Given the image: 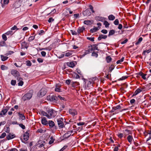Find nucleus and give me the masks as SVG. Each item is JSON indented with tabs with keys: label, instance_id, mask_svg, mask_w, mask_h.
<instances>
[{
	"label": "nucleus",
	"instance_id": "obj_1",
	"mask_svg": "<svg viewBox=\"0 0 151 151\" xmlns=\"http://www.w3.org/2000/svg\"><path fill=\"white\" fill-rule=\"evenodd\" d=\"M57 112L52 109H47L46 112L44 111L41 112V114L43 116H46L48 119L54 118L57 115Z\"/></svg>",
	"mask_w": 151,
	"mask_h": 151
},
{
	"label": "nucleus",
	"instance_id": "obj_2",
	"mask_svg": "<svg viewBox=\"0 0 151 151\" xmlns=\"http://www.w3.org/2000/svg\"><path fill=\"white\" fill-rule=\"evenodd\" d=\"M47 100L54 103L58 101V98L56 96L54 95H50L47 96Z\"/></svg>",
	"mask_w": 151,
	"mask_h": 151
},
{
	"label": "nucleus",
	"instance_id": "obj_3",
	"mask_svg": "<svg viewBox=\"0 0 151 151\" xmlns=\"http://www.w3.org/2000/svg\"><path fill=\"white\" fill-rule=\"evenodd\" d=\"M11 74L13 75L17 80H18L19 78H21L20 77V74L19 72L14 70H12L11 72Z\"/></svg>",
	"mask_w": 151,
	"mask_h": 151
},
{
	"label": "nucleus",
	"instance_id": "obj_4",
	"mask_svg": "<svg viewBox=\"0 0 151 151\" xmlns=\"http://www.w3.org/2000/svg\"><path fill=\"white\" fill-rule=\"evenodd\" d=\"M32 96V94L30 93H28L25 94L22 97V99L25 101L27 100L30 99Z\"/></svg>",
	"mask_w": 151,
	"mask_h": 151
},
{
	"label": "nucleus",
	"instance_id": "obj_5",
	"mask_svg": "<svg viewBox=\"0 0 151 151\" xmlns=\"http://www.w3.org/2000/svg\"><path fill=\"white\" fill-rule=\"evenodd\" d=\"M47 93L46 89L45 88H42L39 92L38 93V95L43 96L45 95Z\"/></svg>",
	"mask_w": 151,
	"mask_h": 151
},
{
	"label": "nucleus",
	"instance_id": "obj_6",
	"mask_svg": "<svg viewBox=\"0 0 151 151\" xmlns=\"http://www.w3.org/2000/svg\"><path fill=\"white\" fill-rule=\"evenodd\" d=\"M29 130L27 131L26 132H25L23 135V139L24 142L27 141L29 138Z\"/></svg>",
	"mask_w": 151,
	"mask_h": 151
},
{
	"label": "nucleus",
	"instance_id": "obj_7",
	"mask_svg": "<svg viewBox=\"0 0 151 151\" xmlns=\"http://www.w3.org/2000/svg\"><path fill=\"white\" fill-rule=\"evenodd\" d=\"M97 46L95 44L89 46V48L88 49V51L89 52H90V51H93L96 50H98Z\"/></svg>",
	"mask_w": 151,
	"mask_h": 151
},
{
	"label": "nucleus",
	"instance_id": "obj_8",
	"mask_svg": "<svg viewBox=\"0 0 151 151\" xmlns=\"http://www.w3.org/2000/svg\"><path fill=\"white\" fill-rule=\"evenodd\" d=\"M69 114L73 116L77 114V111L74 109H70L69 110Z\"/></svg>",
	"mask_w": 151,
	"mask_h": 151
},
{
	"label": "nucleus",
	"instance_id": "obj_9",
	"mask_svg": "<svg viewBox=\"0 0 151 151\" xmlns=\"http://www.w3.org/2000/svg\"><path fill=\"white\" fill-rule=\"evenodd\" d=\"M83 14L84 16H89L91 15V12L89 9H87L83 12Z\"/></svg>",
	"mask_w": 151,
	"mask_h": 151
},
{
	"label": "nucleus",
	"instance_id": "obj_10",
	"mask_svg": "<svg viewBox=\"0 0 151 151\" xmlns=\"http://www.w3.org/2000/svg\"><path fill=\"white\" fill-rule=\"evenodd\" d=\"M73 132L72 131H69L65 133L63 136L64 138H67L69 137L71 135V133Z\"/></svg>",
	"mask_w": 151,
	"mask_h": 151
},
{
	"label": "nucleus",
	"instance_id": "obj_11",
	"mask_svg": "<svg viewBox=\"0 0 151 151\" xmlns=\"http://www.w3.org/2000/svg\"><path fill=\"white\" fill-rule=\"evenodd\" d=\"M22 47L23 48L27 49L29 47V44L24 41L21 43Z\"/></svg>",
	"mask_w": 151,
	"mask_h": 151
},
{
	"label": "nucleus",
	"instance_id": "obj_12",
	"mask_svg": "<svg viewBox=\"0 0 151 151\" xmlns=\"http://www.w3.org/2000/svg\"><path fill=\"white\" fill-rule=\"evenodd\" d=\"M9 1V0H1V4L2 7H4L5 5L8 4Z\"/></svg>",
	"mask_w": 151,
	"mask_h": 151
},
{
	"label": "nucleus",
	"instance_id": "obj_13",
	"mask_svg": "<svg viewBox=\"0 0 151 151\" xmlns=\"http://www.w3.org/2000/svg\"><path fill=\"white\" fill-rule=\"evenodd\" d=\"M41 122L42 124L46 125L48 124V122L46 118L45 117H43L42 119Z\"/></svg>",
	"mask_w": 151,
	"mask_h": 151
},
{
	"label": "nucleus",
	"instance_id": "obj_14",
	"mask_svg": "<svg viewBox=\"0 0 151 151\" xmlns=\"http://www.w3.org/2000/svg\"><path fill=\"white\" fill-rule=\"evenodd\" d=\"M61 87L60 85L59 84H56L55 86V91L60 92H61V89L60 88Z\"/></svg>",
	"mask_w": 151,
	"mask_h": 151
},
{
	"label": "nucleus",
	"instance_id": "obj_15",
	"mask_svg": "<svg viewBox=\"0 0 151 151\" xmlns=\"http://www.w3.org/2000/svg\"><path fill=\"white\" fill-rule=\"evenodd\" d=\"M107 36L104 35H99L98 37V40H101V39H105L107 38Z\"/></svg>",
	"mask_w": 151,
	"mask_h": 151
},
{
	"label": "nucleus",
	"instance_id": "obj_16",
	"mask_svg": "<svg viewBox=\"0 0 151 151\" xmlns=\"http://www.w3.org/2000/svg\"><path fill=\"white\" fill-rule=\"evenodd\" d=\"M8 109H3L1 111L0 113V116H2L3 115L5 114L7 112Z\"/></svg>",
	"mask_w": 151,
	"mask_h": 151
},
{
	"label": "nucleus",
	"instance_id": "obj_17",
	"mask_svg": "<svg viewBox=\"0 0 151 151\" xmlns=\"http://www.w3.org/2000/svg\"><path fill=\"white\" fill-rule=\"evenodd\" d=\"M15 137L14 134H12L11 133L6 136V138L8 140H10L14 138Z\"/></svg>",
	"mask_w": 151,
	"mask_h": 151
},
{
	"label": "nucleus",
	"instance_id": "obj_18",
	"mask_svg": "<svg viewBox=\"0 0 151 151\" xmlns=\"http://www.w3.org/2000/svg\"><path fill=\"white\" fill-rule=\"evenodd\" d=\"M57 122L59 127L61 128H63L64 125L63 122H62L61 120L59 119L57 120Z\"/></svg>",
	"mask_w": 151,
	"mask_h": 151
},
{
	"label": "nucleus",
	"instance_id": "obj_19",
	"mask_svg": "<svg viewBox=\"0 0 151 151\" xmlns=\"http://www.w3.org/2000/svg\"><path fill=\"white\" fill-rule=\"evenodd\" d=\"M127 139L130 144H131L132 140L133 139L132 136L130 135L127 137Z\"/></svg>",
	"mask_w": 151,
	"mask_h": 151
},
{
	"label": "nucleus",
	"instance_id": "obj_20",
	"mask_svg": "<svg viewBox=\"0 0 151 151\" xmlns=\"http://www.w3.org/2000/svg\"><path fill=\"white\" fill-rule=\"evenodd\" d=\"M138 75L141 76L142 78L143 79H144V80H145L146 79V78L145 76L146 75V74H144V73H143L141 71V72H139L138 73Z\"/></svg>",
	"mask_w": 151,
	"mask_h": 151
},
{
	"label": "nucleus",
	"instance_id": "obj_21",
	"mask_svg": "<svg viewBox=\"0 0 151 151\" xmlns=\"http://www.w3.org/2000/svg\"><path fill=\"white\" fill-rule=\"evenodd\" d=\"M48 124H49V126L51 128L53 127L55 125L54 122L51 120L48 121Z\"/></svg>",
	"mask_w": 151,
	"mask_h": 151
},
{
	"label": "nucleus",
	"instance_id": "obj_22",
	"mask_svg": "<svg viewBox=\"0 0 151 151\" xmlns=\"http://www.w3.org/2000/svg\"><path fill=\"white\" fill-rule=\"evenodd\" d=\"M85 29V28L84 27H82L78 28L77 30V32L78 33L80 34L81 33L83 32V31Z\"/></svg>",
	"mask_w": 151,
	"mask_h": 151
},
{
	"label": "nucleus",
	"instance_id": "obj_23",
	"mask_svg": "<svg viewBox=\"0 0 151 151\" xmlns=\"http://www.w3.org/2000/svg\"><path fill=\"white\" fill-rule=\"evenodd\" d=\"M95 19L96 20L101 22H103L105 20V19L104 18L99 16L96 17Z\"/></svg>",
	"mask_w": 151,
	"mask_h": 151
},
{
	"label": "nucleus",
	"instance_id": "obj_24",
	"mask_svg": "<svg viewBox=\"0 0 151 151\" xmlns=\"http://www.w3.org/2000/svg\"><path fill=\"white\" fill-rule=\"evenodd\" d=\"M19 81V83H18L19 86H22L24 82L22 81L23 79L22 78H19L18 80H17Z\"/></svg>",
	"mask_w": 151,
	"mask_h": 151
},
{
	"label": "nucleus",
	"instance_id": "obj_25",
	"mask_svg": "<svg viewBox=\"0 0 151 151\" xmlns=\"http://www.w3.org/2000/svg\"><path fill=\"white\" fill-rule=\"evenodd\" d=\"M142 91V90L140 89L139 88H137L135 91L134 94H133V96H136L139 93H140Z\"/></svg>",
	"mask_w": 151,
	"mask_h": 151
},
{
	"label": "nucleus",
	"instance_id": "obj_26",
	"mask_svg": "<svg viewBox=\"0 0 151 151\" xmlns=\"http://www.w3.org/2000/svg\"><path fill=\"white\" fill-rule=\"evenodd\" d=\"M18 114L20 119H21L22 120L25 119V117L24 114H20V113H19Z\"/></svg>",
	"mask_w": 151,
	"mask_h": 151
},
{
	"label": "nucleus",
	"instance_id": "obj_27",
	"mask_svg": "<svg viewBox=\"0 0 151 151\" xmlns=\"http://www.w3.org/2000/svg\"><path fill=\"white\" fill-rule=\"evenodd\" d=\"M108 19L110 20H113L115 19V17L113 15H110L108 16Z\"/></svg>",
	"mask_w": 151,
	"mask_h": 151
},
{
	"label": "nucleus",
	"instance_id": "obj_28",
	"mask_svg": "<svg viewBox=\"0 0 151 151\" xmlns=\"http://www.w3.org/2000/svg\"><path fill=\"white\" fill-rule=\"evenodd\" d=\"M115 33V30H110V31L109 32V33L108 35V36L109 37L110 36H111L113 35Z\"/></svg>",
	"mask_w": 151,
	"mask_h": 151
},
{
	"label": "nucleus",
	"instance_id": "obj_29",
	"mask_svg": "<svg viewBox=\"0 0 151 151\" xmlns=\"http://www.w3.org/2000/svg\"><path fill=\"white\" fill-rule=\"evenodd\" d=\"M147 134L149 135V137L147 139V141H148L151 139V130L148 131Z\"/></svg>",
	"mask_w": 151,
	"mask_h": 151
},
{
	"label": "nucleus",
	"instance_id": "obj_30",
	"mask_svg": "<svg viewBox=\"0 0 151 151\" xmlns=\"http://www.w3.org/2000/svg\"><path fill=\"white\" fill-rule=\"evenodd\" d=\"M125 134L129 135L132 134L131 132L130 131L127 129H125Z\"/></svg>",
	"mask_w": 151,
	"mask_h": 151
},
{
	"label": "nucleus",
	"instance_id": "obj_31",
	"mask_svg": "<svg viewBox=\"0 0 151 151\" xmlns=\"http://www.w3.org/2000/svg\"><path fill=\"white\" fill-rule=\"evenodd\" d=\"M114 109L115 110L117 109H121V106L120 105H119L113 107Z\"/></svg>",
	"mask_w": 151,
	"mask_h": 151
},
{
	"label": "nucleus",
	"instance_id": "obj_32",
	"mask_svg": "<svg viewBox=\"0 0 151 151\" xmlns=\"http://www.w3.org/2000/svg\"><path fill=\"white\" fill-rule=\"evenodd\" d=\"M13 32L12 31H9L5 33V34L7 35L11 36L13 34Z\"/></svg>",
	"mask_w": 151,
	"mask_h": 151
},
{
	"label": "nucleus",
	"instance_id": "obj_33",
	"mask_svg": "<svg viewBox=\"0 0 151 151\" xmlns=\"http://www.w3.org/2000/svg\"><path fill=\"white\" fill-rule=\"evenodd\" d=\"M111 58L109 56H107L106 58V60L107 63H109L111 60Z\"/></svg>",
	"mask_w": 151,
	"mask_h": 151
},
{
	"label": "nucleus",
	"instance_id": "obj_34",
	"mask_svg": "<svg viewBox=\"0 0 151 151\" xmlns=\"http://www.w3.org/2000/svg\"><path fill=\"white\" fill-rule=\"evenodd\" d=\"M98 30V28L96 27L95 28L91 29L90 30V32H91L93 33L97 32Z\"/></svg>",
	"mask_w": 151,
	"mask_h": 151
},
{
	"label": "nucleus",
	"instance_id": "obj_35",
	"mask_svg": "<svg viewBox=\"0 0 151 151\" xmlns=\"http://www.w3.org/2000/svg\"><path fill=\"white\" fill-rule=\"evenodd\" d=\"M1 60L3 61H4L6 60L8 58V57L4 56L3 55H1Z\"/></svg>",
	"mask_w": 151,
	"mask_h": 151
},
{
	"label": "nucleus",
	"instance_id": "obj_36",
	"mask_svg": "<svg viewBox=\"0 0 151 151\" xmlns=\"http://www.w3.org/2000/svg\"><path fill=\"white\" fill-rule=\"evenodd\" d=\"M151 52V50H150V49H149L148 50H144L143 52H142V55H145V53L146 52H147V53H149L150 52Z\"/></svg>",
	"mask_w": 151,
	"mask_h": 151
},
{
	"label": "nucleus",
	"instance_id": "obj_37",
	"mask_svg": "<svg viewBox=\"0 0 151 151\" xmlns=\"http://www.w3.org/2000/svg\"><path fill=\"white\" fill-rule=\"evenodd\" d=\"M1 69L2 70H6L8 69V68L4 65H1Z\"/></svg>",
	"mask_w": 151,
	"mask_h": 151
},
{
	"label": "nucleus",
	"instance_id": "obj_38",
	"mask_svg": "<svg viewBox=\"0 0 151 151\" xmlns=\"http://www.w3.org/2000/svg\"><path fill=\"white\" fill-rule=\"evenodd\" d=\"M35 36H36V35L35 36H32L29 37L28 39V41L29 42H31L33 41L35 39Z\"/></svg>",
	"mask_w": 151,
	"mask_h": 151
},
{
	"label": "nucleus",
	"instance_id": "obj_39",
	"mask_svg": "<svg viewBox=\"0 0 151 151\" xmlns=\"http://www.w3.org/2000/svg\"><path fill=\"white\" fill-rule=\"evenodd\" d=\"M104 24L105 25V27L107 28L109 27V24L107 21H105L104 23Z\"/></svg>",
	"mask_w": 151,
	"mask_h": 151
},
{
	"label": "nucleus",
	"instance_id": "obj_40",
	"mask_svg": "<svg viewBox=\"0 0 151 151\" xmlns=\"http://www.w3.org/2000/svg\"><path fill=\"white\" fill-rule=\"evenodd\" d=\"M51 140L49 142V144L51 145L53 143L55 140V139H53V137L52 136L50 137Z\"/></svg>",
	"mask_w": 151,
	"mask_h": 151
},
{
	"label": "nucleus",
	"instance_id": "obj_41",
	"mask_svg": "<svg viewBox=\"0 0 151 151\" xmlns=\"http://www.w3.org/2000/svg\"><path fill=\"white\" fill-rule=\"evenodd\" d=\"M124 57L122 58L121 59L118 60L117 61L116 63L117 64L121 63L124 61Z\"/></svg>",
	"mask_w": 151,
	"mask_h": 151
},
{
	"label": "nucleus",
	"instance_id": "obj_42",
	"mask_svg": "<svg viewBox=\"0 0 151 151\" xmlns=\"http://www.w3.org/2000/svg\"><path fill=\"white\" fill-rule=\"evenodd\" d=\"M114 66L113 65H111L109 67V72H111V71L114 69Z\"/></svg>",
	"mask_w": 151,
	"mask_h": 151
},
{
	"label": "nucleus",
	"instance_id": "obj_43",
	"mask_svg": "<svg viewBox=\"0 0 151 151\" xmlns=\"http://www.w3.org/2000/svg\"><path fill=\"white\" fill-rule=\"evenodd\" d=\"M142 40V37H140L138 40L137 42L135 44L136 45H137L138 44H139Z\"/></svg>",
	"mask_w": 151,
	"mask_h": 151
},
{
	"label": "nucleus",
	"instance_id": "obj_44",
	"mask_svg": "<svg viewBox=\"0 0 151 151\" xmlns=\"http://www.w3.org/2000/svg\"><path fill=\"white\" fill-rule=\"evenodd\" d=\"M91 21L90 20H85L84 21V23L86 25H89L90 24Z\"/></svg>",
	"mask_w": 151,
	"mask_h": 151
},
{
	"label": "nucleus",
	"instance_id": "obj_45",
	"mask_svg": "<svg viewBox=\"0 0 151 151\" xmlns=\"http://www.w3.org/2000/svg\"><path fill=\"white\" fill-rule=\"evenodd\" d=\"M6 45V43L4 41H2L0 42V46H5Z\"/></svg>",
	"mask_w": 151,
	"mask_h": 151
},
{
	"label": "nucleus",
	"instance_id": "obj_46",
	"mask_svg": "<svg viewBox=\"0 0 151 151\" xmlns=\"http://www.w3.org/2000/svg\"><path fill=\"white\" fill-rule=\"evenodd\" d=\"M68 65L70 67L73 68L74 67L75 65L74 63L70 62L69 63Z\"/></svg>",
	"mask_w": 151,
	"mask_h": 151
},
{
	"label": "nucleus",
	"instance_id": "obj_47",
	"mask_svg": "<svg viewBox=\"0 0 151 151\" xmlns=\"http://www.w3.org/2000/svg\"><path fill=\"white\" fill-rule=\"evenodd\" d=\"M26 65L28 66H31L32 65V63L30 60H28L26 61Z\"/></svg>",
	"mask_w": 151,
	"mask_h": 151
},
{
	"label": "nucleus",
	"instance_id": "obj_48",
	"mask_svg": "<svg viewBox=\"0 0 151 151\" xmlns=\"http://www.w3.org/2000/svg\"><path fill=\"white\" fill-rule=\"evenodd\" d=\"M6 134L5 132H3L0 136V138L2 139L4 138L6 136Z\"/></svg>",
	"mask_w": 151,
	"mask_h": 151
},
{
	"label": "nucleus",
	"instance_id": "obj_49",
	"mask_svg": "<svg viewBox=\"0 0 151 151\" xmlns=\"http://www.w3.org/2000/svg\"><path fill=\"white\" fill-rule=\"evenodd\" d=\"M16 81L15 80H12L11 81V84L13 86H15L16 84Z\"/></svg>",
	"mask_w": 151,
	"mask_h": 151
},
{
	"label": "nucleus",
	"instance_id": "obj_50",
	"mask_svg": "<svg viewBox=\"0 0 151 151\" xmlns=\"http://www.w3.org/2000/svg\"><path fill=\"white\" fill-rule=\"evenodd\" d=\"M70 31L71 34L73 35H77V32H76L75 30H70Z\"/></svg>",
	"mask_w": 151,
	"mask_h": 151
},
{
	"label": "nucleus",
	"instance_id": "obj_51",
	"mask_svg": "<svg viewBox=\"0 0 151 151\" xmlns=\"http://www.w3.org/2000/svg\"><path fill=\"white\" fill-rule=\"evenodd\" d=\"M37 132L40 133H44L45 132V131H43L42 129H40L37 130Z\"/></svg>",
	"mask_w": 151,
	"mask_h": 151
},
{
	"label": "nucleus",
	"instance_id": "obj_52",
	"mask_svg": "<svg viewBox=\"0 0 151 151\" xmlns=\"http://www.w3.org/2000/svg\"><path fill=\"white\" fill-rule=\"evenodd\" d=\"M2 37L3 39L5 41H6L7 40V37H6V35L5 34H4L2 35Z\"/></svg>",
	"mask_w": 151,
	"mask_h": 151
},
{
	"label": "nucleus",
	"instance_id": "obj_53",
	"mask_svg": "<svg viewBox=\"0 0 151 151\" xmlns=\"http://www.w3.org/2000/svg\"><path fill=\"white\" fill-rule=\"evenodd\" d=\"M5 131L7 133H9L10 132V128L9 127H7L5 129Z\"/></svg>",
	"mask_w": 151,
	"mask_h": 151
},
{
	"label": "nucleus",
	"instance_id": "obj_54",
	"mask_svg": "<svg viewBox=\"0 0 151 151\" xmlns=\"http://www.w3.org/2000/svg\"><path fill=\"white\" fill-rule=\"evenodd\" d=\"M92 56L97 58L98 56V54L97 53L93 52L92 54Z\"/></svg>",
	"mask_w": 151,
	"mask_h": 151
},
{
	"label": "nucleus",
	"instance_id": "obj_55",
	"mask_svg": "<svg viewBox=\"0 0 151 151\" xmlns=\"http://www.w3.org/2000/svg\"><path fill=\"white\" fill-rule=\"evenodd\" d=\"M72 54V53L71 52H66L65 53V56H66L67 57H69Z\"/></svg>",
	"mask_w": 151,
	"mask_h": 151
},
{
	"label": "nucleus",
	"instance_id": "obj_56",
	"mask_svg": "<svg viewBox=\"0 0 151 151\" xmlns=\"http://www.w3.org/2000/svg\"><path fill=\"white\" fill-rule=\"evenodd\" d=\"M114 24L115 25H118L119 24V20H118V19H115V20L114 21Z\"/></svg>",
	"mask_w": 151,
	"mask_h": 151
},
{
	"label": "nucleus",
	"instance_id": "obj_57",
	"mask_svg": "<svg viewBox=\"0 0 151 151\" xmlns=\"http://www.w3.org/2000/svg\"><path fill=\"white\" fill-rule=\"evenodd\" d=\"M19 126L23 129H25V126L24 125H23L22 124H19Z\"/></svg>",
	"mask_w": 151,
	"mask_h": 151
},
{
	"label": "nucleus",
	"instance_id": "obj_58",
	"mask_svg": "<svg viewBox=\"0 0 151 151\" xmlns=\"http://www.w3.org/2000/svg\"><path fill=\"white\" fill-rule=\"evenodd\" d=\"M78 82H73L72 86L73 87H75L76 86H78Z\"/></svg>",
	"mask_w": 151,
	"mask_h": 151
},
{
	"label": "nucleus",
	"instance_id": "obj_59",
	"mask_svg": "<svg viewBox=\"0 0 151 151\" xmlns=\"http://www.w3.org/2000/svg\"><path fill=\"white\" fill-rule=\"evenodd\" d=\"M119 137L120 138H122L123 136V134L122 133H119L117 134Z\"/></svg>",
	"mask_w": 151,
	"mask_h": 151
},
{
	"label": "nucleus",
	"instance_id": "obj_60",
	"mask_svg": "<svg viewBox=\"0 0 151 151\" xmlns=\"http://www.w3.org/2000/svg\"><path fill=\"white\" fill-rule=\"evenodd\" d=\"M91 86V83L90 81H88L87 82V86L88 87H89Z\"/></svg>",
	"mask_w": 151,
	"mask_h": 151
},
{
	"label": "nucleus",
	"instance_id": "obj_61",
	"mask_svg": "<svg viewBox=\"0 0 151 151\" xmlns=\"http://www.w3.org/2000/svg\"><path fill=\"white\" fill-rule=\"evenodd\" d=\"M11 29L12 30H14L15 29L18 30L19 29L17 28V27L16 26L14 25L11 28Z\"/></svg>",
	"mask_w": 151,
	"mask_h": 151
},
{
	"label": "nucleus",
	"instance_id": "obj_62",
	"mask_svg": "<svg viewBox=\"0 0 151 151\" xmlns=\"http://www.w3.org/2000/svg\"><path fill=\"white\" fill-rule=\"evenodd\" d=\"M14 53V52L13 51H9L8 52V53H7L6 54V55L8 56L9 55H11L12 54H13Z\"/></svg>",
	"mask_w": 151,
	"mask_h": 151
},
{
	"label": "nucleus",
	"instance_id": "obj_63",
	"mask_svg": "<svg viewBox=\"0 0 151 151\" xmlns=\"http://www.w3.org/2000/svg\"><path fill=\"white\" fill-rule=\"evenodd\" d=\"M74 77L76 79H78L80 78L79 75L77 73H75Z\"/></svg>",
	"mask_w": 151,
	"mask_h": 151
},
{
	"label": "nucleus",
	"instance_id": "obj_64",
	"mask_svg": "<svg viewBox=\"0 0 151 151\" xmlns=\"http://www.w3.org/2000/svg\"><path fill=\"white\" fill-rule=\"evenodd\" d=\"M101 32L104 34H106L108 32V31L106 29H103L101 31Z\"/></svg>",
	"mask_w": 151,
	"mask_h": 151
}]
</instances>
